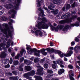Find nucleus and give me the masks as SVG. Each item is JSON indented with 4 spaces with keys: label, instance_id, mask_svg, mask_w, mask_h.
<instances>
[{
    "label": "nucleus",
    "instance_id": "79ce46f5",
    "mask_svg": "<svg viewBox=\"0 0 80 80\" xmlns=\"http://www.w3.org/2000/svg\"><path fill=\"white\" fill-rule=\"evenodd\" d=\"M5 42H3L0 44V46H1L2 47H3L5 46Z\"/></svg>",
    "mask_w": 80,
    "mask_h": 80
},
{
    "label": "nucleus",
    "instance_id": "f8f14e48",
    "mask_svg": "<svg viewBox=\"0 0 80 80\" xmlns=\"http://www.w3.org/2000/svg\"><path fill=\"white\" fill-rule=\"evenodd\" d=\"M54 30L55 31H57V32L58 31V30L57 29V27L56 28L55 27L52 26V27H51V31H54Z\"/></svg>",
    "mask_w": 80,
    "mask_h": 80
},
{
    "label": "nucleus",
    "instance_id": "473e14b6",
    "mask_svg": "<svg viewBox=\"0 0 80 80\" xmlns=\"http://www.w3.org/2000/svg\"><path fill=\"white\" fill-rule=\"evenodd\" d=\"M9 9H11V8H14L15 9V7H14V6H13V5L9 4Z\"/></svg>",
    "mask_w": 80,
    "mask_h": 80
},
{
    "label": "nucleus",
    "instance_id": "e433bc0d",
    "mask_svg": "<svg viewBox=\"0 0 80 80\" xmlns=\"http://www.w3.org/2000/svg\"><path fill=\"white\" fill-rule=\"evenodd\" d=\"M4 7L7 9H9V4H6L4 5Z\"/></svg>",
    "mask_w": 80,
    "mask_h": 80
},
{
    "label": "nucleus",
    "instance_id": "f3484780",
    "mask_svg": "<svg viewBox=\"0 0 80 80\" xmlns=\"http://www.w3.org/2000/svg\"><path fill=\"white\" fill-rule=\"evenodd\" d=\"M64 27V25H58L57 26V29H58H58L62 30Z\"/></svg>",
    "mask_w": 80,
    "mask_h": 80
},
{
    "label": "nucleus",
    "instance_id": "393cba45",
    "mask_svg": "<svg viewBox=\"0 0 80 80\" xmlns=\"http://www.w3.org/2000/svg\"><path fill=\"white\" fill-rule=\"evenodd\" d=\"M77 18V15H75L72 16L71 18L72 20H75Z\"/></svg>",
    "mask_w": 80,
    "mask_h": 80
},
{
    "label": "nucleus",
    "instance_id": "6e6d98bb",
    "mask_svg": "<svg viewBox=\"0 0 80 80\" xmlns=\"http://www.w3.org/2000/svg\"><path fill=\"white\" fill-rule=\"evenodd\" d=\"M38 10L39 11H40V12H41L42 11H43V10L42 9V8L41 7L38 8Z\"/></svg>",
    "mask_w": 80,
    "mask_h": 80
},
{
    "label": "nucleus",
    "instance_id": "bf43d9fd",
    "mask_svg": "<svg viewBox=\"0 0 80 80\" xmlns=\"http://www.w3.org/2000/svg\"><path fill=\"white\" fill-rule=\"evenodd\" d=\"M41 13H42V15H41L42 17H43L44 16V12L43 11H41Z\"/></svg>",
    "mask_w": 80,
    "mask_h": 80
},
{
    "label": "nucleus",
    "instance_id": "5fc2aeb1",
    "mask_svg": "<svg viewBox=\"0 0 80 80\" xmlns=\"http://www.w3.org/2000/svg\"><path fill=\"white\" fill-rule=\"evenodd\" d=\"M75 42H79V41H80V40H79V38H75Z\"/></svg>",
    "mask_w": 80,
    "mask_h": 80
},
{
    "label": "nucleus",
    "instance_id": "774afa93",
    "mask_svg": "<svg viewBox=\"0 0 80 80\" xmlns=\"http://www.w3.org/2000/svg\"><path fill=\"white\" fill-rule=\"evenodd\" d=\"M73 47H69L68 48V49H70V50H73Z\"/></svg>",
    "mask_w": 80,
    "mask_h": 80
},
{
    "label": "nucleus",
    "instance_id": "2eb2a0df",
    "mask_svg": "<svg viewBox=\"0 0 80 80\" xmlns=\"http://www.w3.org/2000/svg\"><path fill=\"white\" fill-rule=\"evenodd\" d=\"M72 19L70 18H68L66 20V23H71V22H72Z\"/></svg>",
    "mask_w": 80,
    "mask_h": 80
},
{
    "label": "nucleus",
    "instance_id": "4d7b16f0",
    "mask_svg": "<svg viewBox=\"0 0 80 80\" xmlns=\"http://www.w3.org/2000/svg\"><path fill=\"white\" fill-rule=\"evenodd\" d=\"M7 74L8 75H10V76H12V73L10 72H7Z\"/></svg>",
    "mask_w": 80,
    "mask_h": 80
},
{
    "label": "nucleus",
    "instance_id": "c9c22d12",
    "mask_svg": "<svg viewBox=\"0 0 80 80\" xmlns=\"http://www.w3.org/2000/svg\"><path fill=\"white\" fill-rule=\"evenodd\" d=\"M45 50H46V49L45 48H42L41 49V53H43L45 52Z\"/></svg>",
    "mask_w": 80,
    "mask_h": 80
},
{
    "label": "nucleus",
    "instance_id": "e2e57ef3",
    "mask_svg": "<svg viewBox=\"0 0 80 80\" xmlns=\"http://www.w3.org/2000/svg\"><path fill=\"white\" fill-rule=\"evenodd\" d=\"M3 13H4V11L2 10L1 11H0V15H2Z\"/></svg>",
    "mask_w": 80,
    "mask_h": 80
},
{
    "label": "nucleus",
    "instance_id": "c756f323",
    "mask_svg": "<svg viewBox=\"0 0 80 80\" xmlns=\"http://www.w3.org/2000/svg\"><path fill=\"white\" fill-rule=\"evenodd\" d=\"M36 1L37 2H38V3H37L38 4H37L38 7H41L42 5H41V4H40V1H38V0H37Z\"/></svg>",
    "mask_w": 80,
    "mask_h": 80
},
{
    "label": "nucleus",
    "instance_id": "4be33fe9",
    "mask_svg": "<svg viewBox=\"0 0 80 80\" xmlns=\"http://www.w3.org/2000/svg\"><path fill=\"white\" fill-rule=\"evenodd\" d=\"M19 63V62H18V61L15 60L14 61V62H13V64L14 65L17 66V65H18Z\"/></svg>",
    "mask_w": 80,
    "mask_h": 80
},
{
    "label": "nucleus",
    "instance_id": "1a4fd4ad",
    "mask_svg": "<svg viewBox=\"0 0 80 80\" xmlns=\"http://www.w3.org/2000/svg\"><path fill=\"white\" fill-rule=\"evenodd\" d=\"M25 70L26 71H30L32 70V67L30 66H26L25 68Z\"/></svg>",
    "mask_w": 80,
    "mask_h": 80
},
{
    "label": "nucleus",
    "instance_id": "b1692460",
    "mask_svg": "<svg viewBox=\"0 0 80 80\" xmlns=\"http://www.w3.org/2000/svg\"><path fill=\"white\" fill-rule=\"evenodd\" d=\"M10 79L11 80H18V78L16 77H11L10 78Z\"/></svg>",
    "mask_w": 80,
    "mask_h": 80
},
{
    "label": "nucleus",
    "instance_id": "ddd939ff",
    "mask_svg": "<svg viewBox=\"0 0 80 80\" xmlns=\"http://www.w3.org/2000/svg\"><path fill=\"white\" fill-rule=\"evenodd\" d=\"M65 72V70L64 69L62 68L60 70V71H58V73L59 75H61L63 73H64Z\"/></svg>",
    "mask_w": 80,
    "mask_h": 80
},
{
    "label": "nucleus",
    "instance_id": "0eeeda50",
    "mask_svg": "<svg viewBox=\"0 0 80 80\" xmlns=\"http://www.w3.org/2000/svg\"><path fill=\"white\" fill-rule=\"evenodd\" d=\"M7 56V53L5 52H3L1 53L0 57L1 58H4Z\"/></svg>",
    "mask_w": 80,
    "mask_h": 80
},
{
    "label": "nucleus",
    "instance_id": "69168bd1",
    "mask_svg": "<svg viewBox=\"0 0 80 80\" xmlns=\"http://www.w3.org/2000/svg\"><path fill=\"white\" fill-rule=\"evenodd\" d=\"M24 60V58L22 57L20 59V62H23Z\"/></svg>",
    "mask_w": 80,
    "mask_h": 80
},
{
    "label": "nucleus",
    "instance_id": "39448f33",
    "mask_svg": "<svg viewBox=\"0 0 80 80\" xmlns=\"http://www.w3.org/2000/svg\"><path fill=\"white\" fill-rule=\"evenodd\" d=\"M49 27V26L48 24H47L46 23H43L42 26H41V28H42V29H48V27Z\"/></svg>",
    "mask_w": 80,
    "mask_h": 80
},
{
    "label": "nucleus",
    "instance_id": "0e129e2a",
    "mask_svg": "<svg viewBox=\"0 0 80 80\" xmlns=\"http://www.w3.org/2000/svg\"><path fill=\"white\" fill-rule=\"evenodd\" d=\"M62 10L63 12H65V7L64 6L62 9Z\"/></svg>",
    "mask_w": 80,
    "mask_h": 80
},
{
    "label": "nucleus",
    "instance_id": "7c9ffc66",
    "mask_svg": "<svg viewBox=\"0 0 80 80\" xmlns=\"http://www.w3.org/2000/svg\"><path fill=\"white\" fill-rule=\"evenodd\" d=\"M2 26H3V27H5V28H6V29H7V28H9V27H8V24H3L2 25Z\"/></svg>",
    "mask_w": 80,
    "mask_h": 80
},
{
    "label": "nucleus",
    "instance_id": "2f4dec72",
    "mask_svg": "<svg viewBox=\"0 0 80 80\" xmlns=\"http://www.w3.org/2000/svg\"><path fill=\"white\" fill-rule=\"evenodd\" d=\"M34 61L35 63H38L40 61V59L38 58H35L34 59Z\"/></svg>",
    "mask_w": 80,
    "mask_h": 80
},
{
    "label": "nucleus",
    "instance_id": "412c9836",
    "mask_svg": "<svg viewBox=\"0 0 80 80\" xmlns=\"http://www.w3.org/2000/svg\"><path fill=\"white\" fill-rule=\"evenodd\" d=\"M72 77H74V75L73 73L71 74V75H69V77L70 78V79L71 80H75V79L73 78Z\"/></svg>",
    "mask_w": 80,
    "mask_h": 80
},
{
    "label": "nucleus",
    "instance_id": "9b49d317",
    "mask_svg": "<svg viewBox=\"0 0 80 80\" xmlns=\"http://www.w3.org/2000/svg\"><path fill=\"white\" fill-rule=\"evenodd\" d=\"M37 49L36 48H33V49L31 48L30 49V52L31 53H33V52L35 53H37Z\"/></svg>",
    "mask_w": 80,
    "mask_h": 80
},
{
    "label": "nucleus",
    "instance_id": "13d9d810",
    "mask_svg": "<svg viewBox=\"0 0 80 80\" xmlns=\"http://www.w3.org/2000/svg\"><path fill=\"white\" fill-rule=\"evenodd\" d=\"M15 14H12L11 15V17L12 18H15Z\"/></svg>",
    "mask_w": 80,
    "mask_h": 80
},
{
    "label": "nucleus",
    "instance_id": "aec40b11",
    "mask_svg": "<svg viewBox=\"0 0 80 80\" xmlns=\"http://www.w3.org/2000/svg\"><path fill=\"white\" fill-rule=\"evenodd\" d=\"M42 23H45L46 22H47V20L46 19V18L45 17L42 18Z\"/></svg>",
    "mask_w": 80,
    "mask_h": 80
},
{
    "label": "nucleus",
    "instance_id": "bb28decb",
    "mask_svg": "<svg viewBox=\"0 0 80 80\" xmlns=\"http://www.w3.org/2000/svg\"><path fill=\"white\" fill-rule=\"evenodd\" d=\"M8 62H9V59L8 58L6 59L4 61V62H3L4 64L6 65V64H7Z\"/></svg>",
    "mask_w": 80,
    "mask_h": 80
},
{
    "label": "nucleus",
    "instance_id": "423d86ee",
    "mask_svg": "<svg viewBox=\"0 0 80 80\" xmlns=\"http://www.w3.org/2000/svg\"><path fill=\"white\" fill-rule=\"evenodd\" d=\"M56 51H58V52H56L55 53H58V55H59V56H60V57H61V58H63V55H64V53H62V52H61V51L58 50H57Z\"/></svg>",
    "mask_w": 80,
    "mask_h": 80
},
{
    "label": "nucleus",
    "instance_id": "c03bdc74",
    "mask_svg": "<svg viewBox=\"0 0 80 80\" xmlns=\"http://www.w3.org/2000/svg\"><path fill=\"white\" fill-rule=\"evenodd\" d=\"M19 71H20V72H23V68L21 67H19Z\"/></svg>",
    "mask_w": 80,
    "mask_h": 80
},
{
    "label": "nucleus",
    "instance_id": "c85d7f7f",
    "mask_svg": "<svg viewBox=\"0 0 80 80\" xmlns=\"http://www.w3.org/2000/svg\"><path fill=\"white\" fill-rule=\"evenodd\" d=\"M44 67L45 69H47L48 68V64L47 63H45L44 64Z\"/></svg>",
    "mask_w": 80,
    "mask_h": 80
},
{
    "label": "nucleus",
    "instance_id": "6e6552de",
    "mask_svg": "<svg viewBox=\"0 0 80 80\" xmlns=\"http://www.w3.org/2000/svg\"><path fill=\"white\" fill-rule=\"evenodd\" d=\"M34 78H35V80H43V78L41 76H34Z\"/></svg>",
    "mask_w": 80,
    "mask_h": 80
},
{
    "label": "nucleus",
    "instance_id": "37998d69",
    "mask_svg": "<svg viewBox=\"0 0 80 80\" xmlns=\"http://www.w3.org/2000/svg\"><path fill=\"white\" fill-rule=\"evenodd\" d=\"M12 63H13V59H12V58H10L9 60V63L12 64Z\"/></svg>",
    "mask_w": 80,
    "mask_h": 80
},
{
    "label": "nucleus",
    "instance_id": "a19ab883",
    "mask_svg": "<svg viewBox=\"0 0 80 80\" xmlns=\"http://www.w3.org/2000/svg\"><path fill=\"white\" fill-rule=\"evenodd\" d=\"M11 69L12 70H15V67L13 65H12L11 66Z\"/></svg>",
    "mask_w": 80,
    "mask_h": 80
},
{
    "label": "nucleus",
    "instance_id": "dca6fc26",
    "mask_svg": "<svg viewBox=\"0 0 80 80\" xmlns=\"http://www.w3.org/2000/svg\"><path fill=\"white\" fill-rule=\"evenodd\" d=\"M67 53H68V57H71V55L73 54V51L72 50L69 51V49H68L67 52Z\"/></svg>",
    "mask_w": 80,
    "mask_h": 80
},
{
    "label": "nucleus",
    "instance_id": "a18cd8bd",
    "mask_svg": "<svg viewBox=\"0 0 80 80\" xmlns=\"http://www.w3.org/2000/svg\"><path fill=\"white\" fill-rule=\"evenodd\" d=\"M58 14V10H56L54 11V15H57Z\"/></svg>",
    "mask_w": 80,
    "mask_h": 80
},
{
    "label": "nucleus",
    "instance_id": "20e7f679",
    "mask_svg": "<svg viewBox=\"0 0 80 80\" xmlns=\"http://www.w3.org/2000/svg\"><path fill=\"white\" fill-rule=\"evenodd\" d=\"M6 30L7 31V32H8V35L6 34V37H7V38H8L9 37H10V38H12V33H11V32L9 31V29L8 28L6 29Z\"/></svg>",
    "mask_w": 80,
    "mask_h": 80
},
{
    "label": "nucleus",
    "instance_id": "cd10ccee",
    "mask_svg": "<svg viewBox=\"0 0 80 80\" xmlns=\"http://www.w3.org/2000/svg\"><path fill=\"white\" fill-rule=\"evenodd\" d=\"M79 23H80L79 22L77 21L74 24L75 27H79V26H80V24H79Z\"/></svg>",
    "mask_w": 80,
    "mask_h": 80
},
{
    "label": "nucleus",
    "instance_id": "49530a36",
    "mask_svg": "<svg viewBox=\"0 0 80 80\" xmlns=\"http://www.w3.org/2000/svg\"><path fill=\"white\" fill-rule=\"evenodd\" d=\"M10 67V64H8L7 65H6L5 66V68H9Z\"/></svg>",
    "mask_w": 80,
    "mask_h": 80
},
{
    "label": "nucleus",
    "instance_id": "a878e982",
    "mask_svg": "<svg viewBox=\"0 0 80 80\" xmlns=\"http://www.w3.org/2000/svg\"><path fill=\"white\" fill-rule=\"evenodd\" d=\"M71 7V6H70V4H68L66 5V9L67 10H69V9H70V8Z\"/></svg>",
    "mask_w": 80,
    "mask_h": 80
},
{
    "label": "nucleus",
    "instance_id": "603ef678",
    "mask_svg": "<svg viewBox=\"0 0 80 80\" xmlns=\"http://www.w3.org/2000/svg\"><path fill=\"white\" fill-rule=\"evenodd\" d=\"M50 46L51 47H53V46H54V44L53 42H51L50 43Z\"/></svg>",
    "mask_w": 80,
    "mask_h": 80
},
{
    "label": "nucleus",
    "instance_id": "680f3d73",
    "mask_svg": "<svg viewBox=\"0 0 80 80\" xmlns=\"http://www.w3.org/2000/svg\"><path fill=\"white\" fill-rule=\"evenodd\" d=\"M41 32V31L40 30H37L35 31V32L36 33H38V32Z\"/></svg>",
    "mask_w": 80,
    "mask_h": 80
},
{
    "label": "nucleus",
    "instance_id": "052dcab7",
    "mask_svg": "<svg viewBox=\"0 0 80 80\" xmlns=\"http://www.w3.org/2000/svg\"><path fill=\"white\" fill-rule=\"evenodd\" d=\"M42 23H43L42 22V21L41 22H40L38 23V25H39V26H40V25H42Z\"/></svg>",
    "mask_w": 80,
    "mask_h": 80
},
{
    "label": "nucleus",
    "instance_id": "864d4df0",
    "mask_svg": "<svg viewBox=\"0 0 80 80\" xmlns=\"http://www.w3.org/2000/svg\"><path fill=\"white\" fill-rule=\"evenodd\" d=\"M65 15H66L67 18H68V17H70V14H69V13H67L65 14Z\"/></svg>",
    "mask_w": 80,
    "mask_h": 80
},
{
    "label": "nucleus",
    "instance_id": "a211bd4d",
    "mask_svg": "<svg viewBox=\"0 0 80 80\" xmlns=\"http://www.w3.org/2000/svg\"><path fill=\"white\" fill-rule=\"evenodd\" d=\"M16 6L14 5V7L15 8V9L17 10H18V9L19 8V6H20V3H18L16 4Z\"/></svg>",
    "mask_w": 80,
    "mask_h": 80
},
{
    "label": "nucleus",
    "instance_id": "f704fd0d",
    "mask_svg": "<svg viewBox=\"0 0 80 80\" xmlns=\"http://www.w3.org/2000/svg\"><path fill=\"white\" fill-rule=\"evenodd\" d=\"M59 23L61 24H64V23H66V21L64 20H62L60 21Z\"/></svg>",
    "mask_w": 80,
    "mask_h": 80
},
{
    "label": "nucleus",
    "instance_id": "f03ea898",
    "mask_svg": "<svg viewBox=\"0 0 80 80\" xmlns=\"http://www.w3.org/2000/svg\"><path fill=\"white\" fill-rule=\"evenodd\" d=\"M43 69H44V68L43 67H40V68L37 70L38 72L37 73H36V74L40 76L43 75V73H44L43 71Z\"/></svg>",
    "mask_w": 80,
    "mask_h": 80
},
{
    "label": "nucleus",
    "instance_id": "5701e85b",
    "mask_svg": "<svg viewBox=\"0 0 80 80\" xmlns=\"http://www.w3.org/2000/svg\"><path fill=\"white\" fill-rule=\"evenodd\" d=\"M1 20H3V21H6L7 20H8V18H7V17L5 16H3L1 18Z\"/></svg>",
    "mask_w": 80,
    "mask_h": 80
},
{
    "label": "nucleus",
    "instance_id": "ea45409f",
    "mask_svg": "<svg viewBox=\"0 0 80 80\" xmlns=\"http://www.w3.org/2000/svg\"><path fill=\"white\" fill-rule=\"evenodd\" d=\"M68 67L70 69H73V66L72 65H68Z\"/></svg>",
    "mask_w": 80,
    "mask_h": 80
},
{
    "label": "nucleus",
    "instance_id": "338daca9",
    "mask_svg": "<svg viewBox=\"0 0 80 80\" xmlns=\"http://www.w3.org/2000/svg\"><path fill=\"white\" fill-rule=\"evenodd\" d=\"M48 25L49 27V26L50 27H51L52 26V23L50 22L48 23Z\"/></svg>",
    "mask_w": 80,
    "mask_h": 80
},
{
    "label": "nucleus",
    "instance_id": "4c0bfd02",
    "mask_svg": "<svg viewBox=\"0 0 80 80\" xmlns=\"http://www.w3.org/2000/svg\"><path fill=\"white\" fill-rule=\"evenodd\" d=\"M77 5V4H76V2H74L72 5V8H74V7H75Z\"/></svg>",
    "mask_w": 80,
    "mask_h": 80
},
{
    "label": "nucleus",
    "instance_id": "4468645a",
    "mask_svg": "<svg viewBox=\"0 0 80 80\" xmlns=\"http://www.w3.org/2000/svg\"><path fill=\"white\" fill-rule=\"evenodd\" d=\"M0 30H1L2 32L5 35H7V30H6V29H3L2 28L0 29Z\"/></svg>",
    "mask_w": 80,
    "mask_h": 80
},
{
    "label": "nucleus",
    "instance_id": "6ab92c4d",
    "mask_svg": "<svg viewBox=\"0 0 80 80\" xmlns=\"http://www.w3.org/2000/svg\"><path fill=\"white\" fill-rule=\"evenodd\" d=\"M55 2H56V4L58 5L61 4L62 2V0H55Z\"/></svg>",
    "mask_w": 80,
    "mask_h": 80
},
{
    "label": "nucleus",
    "instance_id": "f257e3e1",
    "mask_svg": "<svg viewBox=\"0 0 80 80\" xmlns=\"http://www.w3.org/2000/svg\"><path fill=\"white\" fill-rule=\"evenodd\" d=\"M35 74V71L34 70H32L30 72L27 73H25L24 75V77H25L27 79H31L32 77H30V76H33Z\"/></svg>",
    "mask_w": 80,
    "mask_h": 80
},
{
    "label": "nucleus",
    "instance_id": "8fccbe9b",
    "mask_svg": "<svg viewBox=\"0 0 80 80\" xmlns=\"http://www.w3.org/2000/svg\"><path fill=\"white\" fill-rule=\"evenodd\" d=\"M26 48L27 49V50H30L29 52H30V53L31 52H30V49H31V48H30V47H29L28 46H27Z\"/></svg>",
    "mask_w": 80,
    "mask_h": 80
},
{
    "label": "nucleus",
    "instance_id": "09e8293b",
    "mask_svg": "<svg viewBox=\"0 0 80 80\" xmlns=\"http://www.w3.org/2000/svg\"><path fill=\"white\" fill-rule=\"evenodd\" d=\"M69 25H66L65 27H64V28L66 29L67 30V29H68V28H69Z\"/></svg>",
    "mask_w": 80,
    "mask_h": 80
},
{
    "label": "nucleus",
    "instance_id": "3c124183",
    "mask_svg": "<svg viewBox=\"0 0 80 80\" xmlns=\"http://www.w3.org/2000/svg\"><path fill=\"white\" fill-rule=\"evenodd\" d=\"M12 73L14 74L15 75H17V71H13L12 72Z\"/></svg>",
    "mask_w": 80,
    "mask_h": 80
},
{
    "label": "nucleus",
    "instance_id": "de8ad7c7",
    "mask_svg": "<svg viewBox=\"0 0 80 80\" xmlns=\"http://www.w3.org/2000/svg\"><path fill=\"white\" fill-rule=\"evenodd\" d=\"M35 56H37V57H40V53H35L34 54Z\"/></svg>",
    "mask_w": 80,
    "mask_h": 80
},
{
    "label": "nucleus",
    "instance_id": "58836bf2",
    "mask_svg": "<svg viewBox=\"0 0 80 80\" xmlns=\"http://www.w3.org/2000/svg\"><path fill=\"white\" fill-rule=\"evenodd\" d=\"M57 65L56 64H52V67L53 68H54V69H55L57 68Z\"/></svg>",
    "mask_w": 80,
    "mask_h": 80
},
{
    "label": "nucleus",
    "instance_id": "72a5a7b5",
    "mask_svg": "<svg viewBox=\"0 0 80 80\" xmlns=\"http://www.w3.org/2000/svg\"><path fill=\"white\" fill-rule=\"evenodd\" d=\"M47 72L48 73H53V72L52 70H50L49 69H48L47 70Z\"/></svg>",
    "mask_w": 80,
    "mask_h": 80
},
{
    "label": "nucleus",
    "instance_id": "7ed1b4c3",
    "mask_svg": "<svg viewBox=\"0 0 80 80\" xmlns=\"http://www.w3.org/2000/svg\"><path fill=\"white\" fill-rule=\"evenodd\" d=\"M46 50L48 52H54V53H56V52H58V53H59L58 51H57L55 49L53 48L50 49V48H46Z\"/></svg>",
    "mask_w": 80,
    "mask_h": 80
},
{
    "label": "nucleus",
    "instance_id": "9d476101",
    "mask_svg": "<svg viewBox=\"0 0 80 80\" xmlns=\"http://www.w3.org/2000/svg\"><path fill=\"white\" fill-rule=\"evenodd\" d=\"M53 8H55V6L52 3L51 4L50 6H48V8L51 10H53Z\"/></svg>",
    "mask_w": 80,
    "mask_h": 80
}]
</instances>
